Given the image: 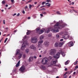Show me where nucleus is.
Here are the masks:
<instances>
[{
    "label": "nucleus",
    "mask_w": 78,
    "mask_h": 78,
    "mask_svg": "<svg viewBox=\"0 0 78 78\" xmlns=\"http://www.w3.org/2000/svg\"><path fill=\"white\" fill-rule=\"evenodd\" d=\"M73 11L74 12H76V13H77V12H77V11H75V10H74L73 9Z\"/></svg>",
    "instance_id": "31"
},
{
    "label": "nucleus",
    "mask_w": 78,
    "mask_h": 78,
    "mask_svg": "<svg viewBox=\"0 0 78 78\" xmlns=\"http://www.w3.org/2000/svg\"><path fill=\"white\" fill-rule=\"evenodd\" d=\"M46 6H48L49 7H50V4H49L48 5H47Z\"/></svg>",
    "instance_id": "37"
},
{
    "label": "nucleus",
    "mask_w": 78,
    "mask_h": 78,
    "mask_svg": "<svg viewBox=\"0 0 78 78\" xmlns=\"http://www.w3.org/2000/svg\"><path fill=\"white\" fill-rule=\"evenodd\" d=\"M12 3H14V0H11Z\"/></svg>",
    "instance_id": "48"
},
{
    "label": "nucleus",
    "mask_w": 78,
    "mask_h": 78,
    "mask_svg": "<svg viewBox=\"0 0 78 78\" xmlns=\"http://www.w3.org/2000/svg\"><path fill=\"white\" fill-rule=\"evenodd\" d=\"M75 69H78V66H76L75 67Z\"/></svg>",
    "instance_id": "57"
},
{
    "label": "nucleus",
    "mask_w": 78,
    "mask_h": 78,
    "mask_svg": "<svg viewBox=\"0 0 78 78\" xmlns=\"http://www.w3.org/2000/svg\"><path fill=\"white\" fill-rule=\"evenodd\" d=\"M5 3H6V2H5V1H3L2 2V4H5Z\"/></svg>",
    "instance_id": "22"
},
{
    "label": "nucleus",
    "mask_w": 78,
    "mask_h": 78,
    "mask_svg": "<svg viewBox=\"0 0 78 78\" xmlns=\"http://www.w3.org/2000/svg\"><path fill=\"white\" fill-rule=\"evenodd\" d=\"M48 37H51V34H48Z\"/></svg>",
    "instance_id": "36"
},
{
    "label": "nucleus",
    "mask_w": 78,
    "mask_h": 78,
    "mask_svg": "<svg viewBox=\"0 0 78 78\" xmlns=\"http://www.w3.org/2000/svg\"><path fill=\"white\" fill-rule=\"evenodd\" d=\"M20 66V65L19 64H17L16 65V67H18Z\"/></svg>",
    "instance_id": "27"
},
{
    "label": "nucleus",
    "mask_w": 78,
    "mask_h": 78,
    "mask_svg": "<svg viewBox=\"0 0 78 78\" xmlns=\"http://www.w3.org/2000/svg\"><path fill=\"white\" fill-rule=\"evenodd\" d=\"M63 38L65 39H69V35L67 34L63 35Z\"/></svg>",
    "instance_id": "10"
},
{
    "label": "nucleus",
    "mask_w": 78,
    "mask_h": 78,
    "mask_svg": "<svg viewBox=\"0 0 78 78\" xmlns=\"http://www.w3.org/2000/svg\"><path fill=\"white\" fill-rule=\"evenodd\" d=\"M50 51L51 55V56H53V55H55L56 54V51L55 49H51Z\"/></svg>",
    "instance_id": "4"
},
{
    "label": "nucleus",
    "mask_w": 78,
    "mask_h": 78,
    "mask_svg": "<svg viewBox=\"0 0 78 78\" xmlns=\"http://www.w3.org/2000/svg\"><path fill=\"white\" fill-rule=\"evenodd\" d=\"M49 3H46L45 4V5H49Z\"/></svg>",
    "instance_id": "59"
},
{
    "label": "nucleus",
    "mask_w": 78,
    "mask_h": 78,
    "mask_svg": "<svg viewBox=\"0 0 78 78\" xmlns=\"http://www.w3.org/2000/svg\"><path fill=\"white\" fill-rule=\"evenodd\" d=\"M59 22H60V23H63V22L62 21V20L59 21Z\"/></svg>",
    "instance_id": "44"
},
{
    "label": "nucleus",
    "mask_w": 78,
    "mask_h": 78,
    "mask_svg": "<svg viewBox=\"0 0 78 78\" xmlns=\"http://www.w3.org/2000/svg\"><path fill=\"white\" fill-rule=\"evenodd\" d=\"M50 45V42L48 41L44 42L43 44V45L46 47H48Z\"/></svg>",
    "instance_id": "7"
},
{
    "label": "nucleus",
    "mask_w": 78,
    "mask_h": 78,
    "mask_svg": "<svg viewBox=\"0 0 78 78\" xmlns=\"http://www.w3.org/2000/svg\"><path fill=\"white\" fill-rule=\"evenodd\" d=\"M63 39H61L60 40V41H63Z\"/></svg>",
    "instance_id": "61"
},
{
    "label": "nucleus",
    "mask_w": 78,
    "mask_h": 78,
    "mask_svg": "<svg viewBox=\"0 0 78 78\" xmlns=\"http://www.w3.org/2000/svg\"><path fill=\"white\" fill-rule=\"evenodd\" d=\"M41 68L42 69H45V66L44 65H43L41 66Z\"/></svg>",
    "instance_id": "26"
},
{
    "label": "nucleus",
    "mask_w": 78,
    "mask_h": 78,
    "mask_svg": "<svg viewBox=\"0 0 78 78\" xmlns=\"http://www.w3.org/2000/svg\"><path fill=\"white\" fill-rule=\"evenodd\" d=\"M16 55H18L19 54V53H20V50L19 49H17L16 50Z\"/></svg>",
    "instance_id": "16"
},
{
    "label": "nucleus",
    "mask_w": 78,
    "mask_h": 78,
    "mask_svg": "<svg viewBox=\"0 0 78 78\" xmlns=\"http://www.w3.org/2000/svg\"><path fill=\"white\" fill-rule=\"evenodd\" d=\"M31 42L33 44H36L37 42V39L35 37H33L31 38Z\"/></svg>",
    "instance_id": "3"
},
{
    "label": "nucleus",
    "mask_w": 78,
    "mask_h": 78,
    "mask_svg": "<svg viewBox=\"0 0 78 78\" xmlns=\"http://www.w3.org/2000/svg\"><path fill=\"white\" fill-rule=\"evenodd\" d=\"M53 57L54 58L58 59V58H59V57H60V53H57L55 55H54Z\"/></svg>",
    "instance_id": "6"
},
{
    "label": "nucleus",
    "mask_w": 78,
    "mask_h": 78,
    "mask_svg": "<svg viewBox=\"0 0 78 78\" xmlns=\"http://www.w3.org/2000/svg\"><path fill=\"white\" fill-rule=\"evenodd\" d=\"M25 51L26 53H28V52H29V49H26L25 50Z\"/></svg>",
    "instance_id": "21"
},
{
    "label": "nucleus",
    "mask_w": 78,
    "mask_h": 78,
    "mask_svg": "<svg viewBox=\"0 0 78 78\" xmlns=\"http://www.w3.org/2000/svg\"><path fill=\"white\" fill-rule=\"evenodd\" d=\"M46 2H50V0H47Z\"/></svg>",
    "instance_id": "49"
},
{
    "label": "nucleus",
    "mask_w": 78,
    "mask_h": 78,
    "mask_svg": "<svg viewBox=\"0 0 78 78\" xmlns=\"http://www.w3.org/2000/svg\"><path fill=\"white\" fill-rule=\"evenodd\" d=\"M63 44H64V43L63 42H60L59 44V47H62Z\"/></svg>",
    "instance_id": "17"
},
{
    "label": "nucleus",
    "mask_w": 78,
    "mask_h": 78,
    "mask_svg": "<svg viewBox=\"0 0 78 78\" xmlns=\"http://www.w3.org/2000/svg\"><path fill=\"white\" fill-rule=\"evenodd\" d=\"M42 10H43V11H45V8H43V9H42Z\"/></svg>",
    "instance_id": "55"
},
{
    "label": "nucleus",
    "mask_w": 78,
    "mask_h": 78,
    "mask_svg": "<svg viewBox=\"0 0 78 78\" xmlns=\"http://www.w3.org/2000/svg\"><path fill=\"white\" fill-rule=\"evenodd\" d=\"M30 32L28 31L27 33V35H28V34H30Z\"/></svg>",
    "instance_id": "35"
},
{
    "label": "nucleus",
    "mask_w": 78,
    "mask_h": 78,
    "mask_svg": "<svg viewBox=\"0 0 78 78\" xmlns=\"http://www.w3.org/2000/svg\"><path fill=\"white\" fill-rule=\"evenodd\" d=\"M23 57L24 58H25V54H23Z\"/></svg>",
    "instance_id": "45"
},
{
    "label": "nucleus",
    "mask_w": 78,
    "mask_h": 78,
    "mask_svg": "<svg viewBox=\"0 0 78 78\" xmlns=\"http://www.w3.org/2000/svg\"><path fill=\"white\" fill-rule=\"evenodd\" d=\"M77 62H78V61H76L75 63H74V65H76V64H77Z\"/></svg>",
    "instance_id": "40"
},
{
    "label": "nucleus",
    "mask_w": 78,
    "mask_h": 78,
    "mask_svg": "<svg viewBox=\"0 0 78 78\" xmlns=\"http://www.w3.org/2000/svg\"><path fill=\"white\" fill-rule=\"evenodd\" d=\"M3 38L2 37L0 40V43L2 42V41H3Z\"/></svg>",
    "instance_id": "38"
},
{
    "label": "nucleus",
    "mask_w": 78,
    "mask_h": 78,
    "mask_svg": "<svg viewBox=\"0 0 78 78\" xmlns=\"http://www.w3.org/2000/svg\"><path fill=\"white\" fill-rule=\"evenodd\" d=\"M30 49H32V50H35V49L36 48L35 46L33 44L31 45L30 46Z\"/></svg>",
    "instance_id": "11"
},
{
    "label": "nucleus",
    "mask_w": 78,
    "mask_h": 78,
    "mask_svg": "<svg viewBox=\"0 0 78 78\" xmlns=\"http://www.w3.org/2000/svg\"><path fill=\"white\" fill-rule=\"evenodd\" d=\"M31 19V17H28V19Z\"/></svg>",
    "instance_id": "62"
},
{
    "label": "nucleus",
    "mask_w": 78,
    "mask_h": 78,
    "mask_svg": "<svg viewBox=\"0 0 78 78\" xmlns=\"http://www.w3.org/2000/svg\"><path fill=\"white\" fill-rule=\"evenodd\" d=\"M68 1L69 2V3H71V1H70V0H68Z\"/></svg>",
    "instance_id": "60"
},
{
    "label": "nucleus",
    "mask_w": 78,
    "mask_h": 78,
    "mask_svg": "<svg viewBox=\"0 0 78 78\" xmlns=\"http://www.w3.org/2000/svg\"><path fill=\"white\" fill-rule=\"evenodd\" d=\"M16 13H14L13 15V16H16Z\"/></svg>",
    "instance_id": "64"
},
{
    "label": "nucleus",
    "mask_w": 78,
    "mask_h": 78,
    "mask_svg": "<svg viewBox=\"0 0 78 78\" xmlns=\"http://www.w3.org/2000/svg\"><path fill=\"white\" fill-rule=\"evenodd\" d=\"M32 2V0H29L28 1V3H29L30 2Z\"/></svg>",
    "instance_id": "54"
},
{
    "label": "nucleus",
    "mask_w": 78,
    "mask_h": 78,
    "mask_svg": "<svg viewBox=\"0 0 78 78\" xmlns=\"http://www.w3.org/2000/svg\"><path fill=\"white\" fill-rule=\"evenodd\" d=\"M20 60H19L18 62L17 63L18 64H19L20 65Z\"/></svg>",
    "instance_id": "50"
},
{
    "label": "nucleus",
    "mask_w": 78,
    "mask_h": 78,
    "mask_svg": "<svg viewBox=\"0 0 78 78\" xmlns=\"http://www.w3.org/2000/svg\"><path fill=\"white\" fill-rule=\"evenodd\" d=\"M59 46V43L58 42H56L55 43V47H58Z\"/></svg>",
    "instance_id": "15"
},
{
    "label": "nucleus",
    "mask_w": 78,
    "mask_h": 78,
    "mask_svg": "<svg viewBox=\"0 0 78 78\" xmlns=\"http://www.w3.org/2000/svg\"><path fill=\"white\" fill-rule=\"evenodd\" d=\"M45 2H43L42 3V5H44V4H45Z\"/></svg>",
    "instance_id": "43"
},
{
    "label": "nucleus",
    "mask_w": 78,
    "mask_h": 78,
    "mask_svg": "<svg viewBox=\"0 0 78 78\" xmlns=\"http://www.w3.org/2000/svg\"><path fill=\"white\" fill-rule=\"evenodd\" d=\"M33 58H34V57L31 56L29 58V59H33Z\"/></svg>",
    "instance_id": "34"
},
{
    "label": "nucleus",
    "mask_w": 78,
    "mask_h": 78,
    "mask_svg": "<svg viewBox=\"0 0 78 78\" xmlns=\"http://www.w3.org/2000/svg\"><path fill=\"white\" fill-rule=\"evenodd\" d=\"M45 6H46V5H43L42 6H41V8H44V7H45Z\"/></svg>",
    "instance_id": "46"
},
{
    "label": "nucleus",
    "mask_w": 78,
    "mask_h": 78,
    "mask_svg": "<svg viewBox=\"0 0 78 78\" xmlns=\"http://www.w3.org/2000/svg\"><path fill=\"white\" fill-rule=\"evenodd\" d=\"M69 12H71L72 13L73 12V11L72 10H70L69 11Z\"/></svg>",
    "instance_id": "42"
},
{
    "label": "nucleus",
    "mask_w": 78,
    "mask_h": 78,
    "mask_svg": "<svg viewBox=\"0 0 78 78\" xmlns=\"http://www.w3.org/2000/svg\"><path fill=\"white\" fill-rule=\"evenodd\" d=\"M71 5H74V2H72L71 3Z\"/></svg>",
    "instance_id": "63"
},
{
    "label": "nucleus",
    "mask_w": 78,
    "mask_h": 78,
    "mask_svg": "<svg viewBox=\"0 0 78 78\" xmlns=\"http://www.w3.org/2000/svg\"><path fill=\"white\" fill-rule=\"evenodd\" d=\"M67 70H68V69H67V68H66L65 69V71H67Z\"/></svg>",
    "instance_id": "58"
},
{
    "label": "nucleus",
    "mask_w": 78,
    "mask_h": 78,
    "mask_svg": "<svg viewBox=\"0 0 78 78\" xmlns=\"http://www.w3.org/2000/svg\"><path fill=\"white\" fill-rule=\"evenodd\" d=\"M43 42H44V41L42 40H40L38 42V47H39V48H40V47H41V46H42V44L43 43Z\"/></svg>",
    "instance_id": "8"
},
{
    "label": "nucleus",
    "mask_w": 78,
    "mask_h": 78,
    "mask_svg": "<svg viewBox=\"0 0 78 78\" xmlns=\"http://www.w3.org/2000/svg\"><path fill=\"white\" fill-rule=\"evenodd\" d=\"M26 36H25V37H23V42H24V40H25V39H26Z\"/></svg>",
    "instance_id": "32"
},
{
    "label": "nucleus",
    "mask_w": 78,
    "mask_h": 78,
    "mask_svg": "<svg viewBox=\"0 0 78 78\" xmlns=\"http://www.w3.org/2000/svg\"><path fill=\"white\" fill-rule=\"evenodd\" d=\"M61 53L62 56H63V57H64V56H65V55H66L65 53H64L63 52H62Z\"/></svg>",
    "instance_id": "20"
},
{
    "label": "nucleus",
    "mask_w": 78,
    "mask_h": 78,
    "mask_svg": "<svg viewBox=\"0 0 78 78\" xmlns=\"http://www.w3.org/2000/svg\"><path fill=\"white\" fill-rule=\"evenodd\" d=\"M7 40H8V38H5V41H4V43H6V41H7Z\"/></svg>",
    "instance_id": "28"
},
{
    "label": "nucleus",
    "mask_w": 78,
    "mask_h": 78,
    "mask_svg": "<svg viewBox=\"0 0 78 78\" xmlns=\"http://www.w3.org/2000/svg\"><path fill=\"white\" fill-rule=\"evenodd\" d=\"M74 44H73V42L72 41H70L69 43V47H72L73 46Z\"/></svg>",
    "instance_id": "12"
},
{
    "label": "nucleus",
    "mask_w": 78,
    "mask_h": 78,
    "mask_svg": "<svg viewBox=\"0 0 78 78\" xmlns=\"http://www.w3.org/2000/svg\"><path fill=\"white\" fill-rule=\"evenodd\" d=\"M57 13L58 14H60L59 11L57 12Z\"/></svg>",
    "instance_id": "47"
},
{
    "label": "nucleus",
    "mask_w": 78,
    "mask_h": 78,
    "mask_svg": "<svg viewBox=\"0 0 78 78\" xmlns=\"http://www.w3.org/2000/svg\"><path fill=\"white\" fill-rule=\"evenodd\" d=\"M29 9H31V7H32V5H31V4H30L29 5Z\"/></svg>",
    "instance_id": "23"
},
{
    "label": "nucleus",
    "mask_w": 78,
    "mask_h": 78,
    "mask_svg": "<svg viewBox=\"0 0 78 78\" xmlns=\"http://www.w3.org/2000/svg\"><path fill=\"white\" fill-rule=\"evenodd\" d=\"M42 13L43 14H47V12H42Z\"/></svg>",
    "instance_id": "30"
},
{
    "label": "nucleus",
    "mask_w": 78,
    "mask_h": 78,
    "mask_svg": "<svg viewBox=\"0 0 78 78\" xmlns=\"http://www.w3.org/2000/svg\"><path fill=\"white\" fill-rule=\"evenodd\" d=\"M20 60H19L18 62L17 63L18 64H19L20 65Z\"/></svg>",
    "instance_id": "51"
},
{
    "label": "nucleus",
    "mask_w": 78,
    "mask_h": 78,
    "mask_svg": "<svg viewBox=\"0 0 78 78\" xmlns=\"http://www.w3.org/2000/svg\"><path fill=\"white\" fill-rule=\"evenodd\" d=\"M25 9H28V7H27V5H26L25 8Z\"/></svg>",
    "instance_id": "41"
},
{
    "label": "nucleus",
    "mask_w": 78,
    "mask_h": 78,
    "mask_svg": "<svg viewBox=\"0 0 78 78\" xmlns=\"http://www.w3.org/2000/svg\"><path fill=\"white\" fill-rule=\"evenodd\" d=\"M25 70V66L24 65H22L19 69L20 71L21 72H24Z\"/></svg>",
    "instance_id": "5"
},
{
    "label": "nucleus",
    "mask_w": 78,
    "mask_h": 78,
    "mask_svg": "<svg viewBox=\"0 0 78 78\" xmlns=\"http://www.w3.org/2000/svg\"><path fill=\"white\" fill-rule=\"evenodd\" d=\"M3 24H4L5 25V20H3Z\"/></svg>",
    "instance_id": "53"
},
{
    "label": "nucleus",
    "mask_w": 78,
    "mask_h": 78,
    "mask_svg": "<svg viewBox=\"0 0 78 78\" xmlns=\"http://www.w3.org/2000/svg\"><path fill=\"white\" fill-rule=\"evenodd\" d=\"M33 61V60H32L31 59H29V62H31V61Z\"/></svg>",
    "instance_id": "39"
},
{
    "label": "nucleus",
    "mask_w": 78,
    "mask_h": 78,
    "mask_svg": "<svg viewBox=\"0 0 78 78\" xmlns=\"http://www.w3.org/2000/svg\"><path fill=\"white\" fill-rule=\"evenodd\" d=\"M22 13H23V14H25V11H23L22 12Z\"/></svg>",
    "instance_id": "56"
},
{
    "label": "nucleus",
    "mask_w": 78,
    "mask_h": 78,
    "mask_svg": "<svg viewBox=\"0 0 78 78\" xmlns=\"http://www.w3.org/2000/svg\"><path fill=\"white\" fill-rule=\"evenodd\" d=\"M28 43H27V41H26L24 42L22 44L21 49L22 50H24L25 49V47L26 46V45H27Z\"/></svg>",
    "instance_id": "2"
},
{
    "label": "nucleus",
    "mask_w": 78,
    "mask_h": 78,
    "mask_svg": "<svg viewBox=\"0 0 78 78\" xmlns=\"http://www.w3.org/2000/svg\"><path fill=\"white\" fill-rule=\"evenodd\" d=\"M56 62H58V60H56L55 61H52L51 62V63H52V64H55Z\"/></svg>",
    "instance_id": "13"
},
{
    "label": "nucleus",
    "mask_w": 78,
    "mask_h": 78,
    "mask_svg": "<svg viewBox=\"0 0 78 78\" xmlns=\"http://www.w3.org/2000/svg\"><path fill=\"white\" fill-rule=\"evenodd\" d=\"M29 64L28 63H27V62H26L25 63V66H28Z\"/></svg>",
    "instance_id": "24"
},
{
    "label": "nucleus",
    "mask_w": 78,
    "mask_h": 78,
    "mask_svg": "<svg viewBox=\"0 0 78 78\" xmlns=\"http://www.w3.org/2000/svg\"><path fill=\"white\" fill-rule=\"evenodd\" d=\"M48 62V61L47 60H46L45 59H43L42 60V61L41 62L42 64L44 65L46 64L47 62Z\"/></svg>",
    "instance_id": "9"
},
{
    "label": "nucleus",
    "mask_w": 78,
    "mask_h": 78,
    "mask_svg": "<svg viewBox=\"0 0 78 78\" xmlns=\"http://www.w3.org/2000/svg\"><path fill=\"white\" fill-rule=\"evenodd\" d=\"M70 62V61L69 60H68L67 61H66L65 63V65H67V64H69V62Z\"/></svg>",
    "instance_id": "19"
},
{
    "label": "nucleus",
    "mask_w": 78,
    "mask_h": 78,
    "mask_svg": "<svg viewBox=\"0 0 78 78\" xmlns=\"http://www.w3.org/2000/svg\"><path fill=\"white\" fill-rule=\"evenodd\" d=\"M52 58H53V57L50 56L48 57V59H52Z\"/></svg>",
    "instance_id": "33"
},
{
    "label": "nucleus",
    "mask_w": 78,
    "mask_h": 78,
    "mask_svg": "<svg viewBox=\"0 0 78 78\" xmlns=\"http://www.w3.org/2000/svg\"><path fill=\"white\" fill-rule=\"evenodd\" d=\"M68 73V72H66L65 74H64L63 76H65V75Z\"/></svg>",
    "instance_id": "29"
},
{
    "label": "nucleus",
    "mask_w": 78,
    "mask_h": 78,
    "mask_svg": "<svg viewBox=\"0 0 78 78\" xmlns=\"http://www.w3.org/2000/svg\"><path fill=\"white\" fill-rule=\"evenodd\" d=\"M44 36L41 35L39 39L40 40H42V39H44Z\"/></svg>",
    "instance_id": "18"
},
{
    "label": "nucleus",
    "mask_w": 78,
    "mask_h": 78,
    "mask_svg": "<svg viewBox=\"0 0 78 78\" xmlns=\"http://www.w3.org/2000/svg\"><path fill=\"white\" fill-rule=\"evenodd\" d=\"M23 55V53H20L19 54V55L18 56V58H20V59L21 58H22V55Z\"/></svg>",
    "instance_id": "14"
},
{
    "label": "nucleus",
    "mask_w": 78,
    "mask_h": 78,
    "mask_svg": "<svg viewBox=\"0 0 78 78\" xmlns=\"http://www.w3.org/2000/svg\"><path fill=\"white\" fill-rule=\"evenodd\" d=\"M16 16H20V13H18Z\"/></svg>",
    "instance_id": "52"
},
{
    "label": "nucleus",
    "mask_w": 78,
    "mask_h": 78,
    "mask_svg": "<svg viewBox=\"0 0 78 78\" xmlns=\"http://www.w3.org/2000/svg\"><path fill=\"white\" fill-rule=\"evenodd\" d=\"M64 27H65V25L64 24L61 25V24H60V23L59 22H57L54 25V27L55 29L51 28L49 29H42L41 30L40 28H38L36 29V32L37 33H39L40 34L44 33V31H45V33H48L50 32V31H51L53 33H55L56 32H59V30L58 29H62V28Z\"/></svg>",
    "instance_id": "1"
},
{
    "label": "nucleus",
    "mask_w": 78,
    "mask_h": 78,
    "mask_svg": "<svg viewBox=\"0 0 78 78\" xmlns=\"http://www.w3.org/2000/svg\"><path fill=\"white\" fill-rule=\"evenodd\" d=\"M56 38H59V35L57 34L56 35Z\"/></svg>",
    "instance_id": "25"
}]
</instances>
